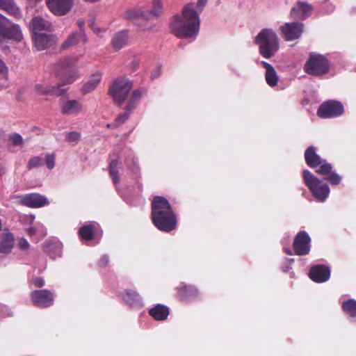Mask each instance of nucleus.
<instances>
[{"label": "nucleus", "instance_id": "obj_1", "mask_svg": "<svg viewBox=\"0 0 356 356\" xmlns=\"http://www.w3.org/2000/svg\"><path fill=\"white\" fill-rule=\"evenodd\" d=\"M200 20L194 5L189 3L182 10V17L176 15L170 23V29L177 38H188L197 35Z\"/></svg>", "mask_w": 356, "mask_h": 356}, {"label": "nucleus", "instance_id": "obj_2", "mask_svg": "<svg viewBox=\"0 0 356 356\" xmlns=\"http://www.w3.org/2000/svg\"><path fill=\"white\" fill-rule=\"evenodd\" d=\"M152 220L159 230L169 232L177 226V218L168 200L156 196L152 202Z\"/></svg>", "mask_w": 356, "mask_h": 356}, {"label": "nucleus", "instance_id": "obj_3", "mask_svg": "<svg viewBox=\"0 0 356 356\" xmlns=\"http://www.w3.org/2000/svg\"><path fill=\"white\" fill-rule=\"evenodd\" d=\"M255 43L259 47L260 54L266 58L273 56L280 47L277 34L270 29L261 30L255 38Z\"/></svg>", "mask_w": 356, "mask_h": 356}, {"label": "nucleus", "instance_id": "obj_4", "mask_svg": "<svg viewBox=\"0 0 356 356\" xmlns=\"http://www.w3.org/2000/svg\"><path fill=\"white\" fill-rule=\"evenodd\" d=\"M76 63V60L70 57L63 58L57 60L53 66V71L56 76L59 78L60 88L63 86L72 84L79 76L76 70L71 69Z\"/></svg>", "mask_w": 356, "mask_h": 356}, {"label": "nucleus", "instance_id": "obj_5", "mask_svg": "<svg viewBox=\"0 0 356 356\" xmlns=\"http://www.w3.org/2000/svg\"><path fill=\"white\" fill-rule=\"evenodd\" d=\"M302 177L305 185L308 187L314 197L320 202H324L327 198L330 193V188L327 184H324L308 170L303 171Z\"/></svg>", "mask_w": 356, "mask_h": 356}, {"label": "nucleus", "instance_id": "obj_6", "mask_svg": "<svg viewBox=\"0 0 356 356\" xmlns=\"http://www.w3.org/2000/svg\"><path fill=\"white\" fill-rule=\"evenodd\" d=\"M132 87V81L125 77H118L110 85L108 93L116 103L121 105L127 99Z\"/></svg>", "mask_w": 356, "mask_h": 356}, {"label": "nucleus", "instance_id": "obj_7", "mask_svg": "<svg viewBox=\"0 0 356 356\" xmlns=\"http://www.w3.org/2000/svg\"><path fill=\"white\" fill-rule=\"evenodd\" d=\"M327 60L322 55L312 54L305 65L306 72L314 76H321L328 72Z\"/></svg>", "mask_w": 356, "mask_h": 356}, {"label": "nucleus", "instance_id": "obj_8", "mask_svg": "<svg viewBox=\"0 0 356 356\" xmlns=\"http://www.w3.org/2000/svg\"><path fill=\"white\" fill-rule=\"evenodd\" d=\"M22 33L18 25L10 24V22L0 14V44L6 40L20 41Z\"/></svg>", "mask_w": 356, "mask_h": 356}, {"label": "nucleus", "instance_id": "obj_9", "mask_svg": "<svg viewBox=\"0 0 356 356\" xmlns=\"http://www.w3.org/2000/svg\"><path fill=\"white\" fill-rule=\"evenodd\" d=\"M343 113V105L334 100H330L323 103L317 111V114L322 118H336Z\"/></svg>", "mask_w": 356, "mask_h": 356}, {"label": "nucleus", "instance_id": "obj_10", "mask_svg": "<svg viewBox=\"0 0 356 356\" xmlns=\"http://www.w3.org/2000/svg\"><path fill=\"white\" fill-rule=\"evenodd\" d=\"M33 304L38 307L46 308L54 304V295L47 289L35 290L30 293Z\"/></svg>", "mask_w": 356, "mask_h": 356}, {"label": "nucleus", "instance_id": "obj_11", "mask_svg": "<svg viewBox=\"0 0 356 356\" xmlns=\"http://www.w3.org/2000/svg\"><path fill=\"white\" fill-rule=\"evenodd\" d=\"M311 238L307 232H300L295 237L293 241V249L298 255H306L310 250Z\"/></svg>", "mask_w": 356, "mask_h": 356}, {"label": "nucleus", "instance_id": "obj_12", "mask_svg": "<svg viewBox=\"0 0 356 356\" xmlns=\"http://www.w3.org/2000/svg\"><path fill=\"white\" fill-rule=\"evenodd\" d=\"M286 40L292 41L298 39L304 29V24L301 22L286 23L280 28Z\"/></svg>", "mask_w": 356, "mask_h": 356}, {"label": "nucleus", "instance_id": "obj_13", "mask_svg": "<svg viewBox=\"0 0 356 356\" xmlns=\"http://www.w3.org/2000/svg\"><path fill=\"white\" fill-rule=\"evenodd\" d=\"M50 11L57 16L67 14L72 7L73 0H46Z\"/></svg>", "mask_w": 356, "mask_h": 356}, {"label": "nucleus", "instance_id": "obj_14", "mask_svg": "<svg viewBox=\"0 0 356 356\" xmlns=\"http://www.w3.org/2000/svg\"><path fill=\"white\" fill-rule=\"evenodd\" d=\"M20 203L32 208L41 207L49 204L47 198L38 193H31L24 196H19Z\"/></svg>", "mask_w": 356, "mask_h": 356}, {"label": "nucleus", "instance_id": "obj_15", "mask_svg": "<svg viewBox=\"0 0 356 356\" xmlns=\"http://www.w3.org/2000/svg\"><path fill=\"white\" fill-rule=\"evenodd\" d=\"M312 7L305 1H298L296 6L291 9L290 15L292 19L305 20L310 16Z\"/></svg>", "mask_w": 356, "mask_h": 356}, {"label": "nucleus", "instance_id": "obj_16", "mask_svg": "<svg viewBox=\"0 0 356 356\" xmlns=\"http://www.w3.org/2000/svg\"><path fill=\"white\" fill-rule=\"evenodd\" d=\"M33 38L35 46L39 51L49 48L56 42L55 37L51 34L37 33Z\"/></svg>", "mask_w": 356, "mask_h": 356}, {"label": "nucleus", "instance_id": "obj_17", "mask_svg": "<svg viewBox=\"0 0 356 356\" xmlns=\"http://www.w3.org/2000/svg\"><path fill=\"white\" fill-rule=\"evenodd\" d=\"M330 276V270L324 265H317L312 267L309 271V277L316 282L327 281Z\"/></svg>", "mask_w": 356, "mask_h": 356}, {"label": "nucleus", "instance_id": "obj_18", "mask_svg": "<svg viewBox=\"0 0 356 356\" xmlns=\"http://www.w3.org/2000/svg\"><path fill=\"white\" fill-rule=\"evenodd\" d=\"M122 298L131 307L140 308L143 306L140 296L135 291L126 290L122 295Z\"/></svg>", "mask_w": 356, "mask_h": 356}, {"label": "nucleus", "instance_id": "obj_19", "mask_svg": "<svg viewBox=\"0 0 356 356\" xmlns=\"http://www.w3.org/2000/svg\"><path fill=\"white\" fill-rule=\"evenodd\" d=\"M83 108L81 103L76 99L64 102L61 106V112L64 115H78Z\"/></svg>", "mask_w": 356, "mask_h": 356}, {"label": "nucleus", "instance_id": "obj_20", "mask_svg": "<svg viewBox=\"0 0 356 356\" xmlns=\"http://www.w3.org/2000/svg\"><path fill=\"white\" fill-rule=\"evenodd\" d=\"M52 27L53 26L51 22L40 17H35L31 22V29L33 35L41 33L40 32L42 31H51Z\"/></svg>", "mask_w": 356, "mask_h": 356}, {"label": "nucleus", "instance_id": "obj_21", "mask_svg": "<svg viewBox=\"0 0 356 356\" xmlns=\"http://www.w3.org/2000/svg\"><path fill=\"white\" fill-rule=\"evenodd\" d=\"M35 90L40 95L56 96H60L66 91V90L60 88V85L44 86L42 84H37L35 86Z\"/></svg>", "mask_w": 356, "mask_h": 356}, {"label": "nucleus", "instance_id": "obj_22", "mask_svg": "<svg viewBox=\"0 0 356 356\" xmlns=\"http://www.w3.org/2000/svg\"><path fill=\"white\" fill-rule=\"evenodd\" d=\"M305 159L311 168H316L322 163L321 158L316 154L315 147L309 146L305 152Z\"/></svg>", "mask_w": 356, "mask_h": 356}, {"label": "nucleus", "instance_id": "obj_23", "mask_svg": "<svg viewBox=\"0 0 356 356\" xmlns=\"http://www.w3.org/2000/svg\"><path fill=\"white\" fill-rule=\"evenodd\" d=\"M146 93L147 90L145 88H140L134 90L131 93L127 105L126 106V110L129 111H132L133 110H134L138 102L145 95H146Z\"/></svg>", "mask_w": 356, "mask_h": 356}, {"label": "nucleus", "instance_id": "obj_24", "mask_svg": "<svg viewBox=\"0 0 356 356\" xmlns=\"http://www.w3.org/2000/svg\"><path fill=\"white\" fill-rule=\"evenodd\" d=\"M102 79V74L96 72L90 76L88 81L83 85L82 92L87 94L92 92L99 85Z\"/></svg>", "mask_w": 356, "mask_h": 356}, {"label": "nucleus", "instance_id": "obj_25", "mask_svg": "<svg viewBox=\"0 0 356 356\" xmlns=\"http://www.w3.org/2000/svg\"><path fill=\"white\" fill-rule=\"evenodd\" d=\"M263 67L266 69V81L270 86H275L278 81V76L274 67L266 61H261Z\"/></svg>", "mask_w": 356, "mask_h": 356}, {"label": "nucleus", "instance_id": "obj_26", "mask_svg": "<svg viewBox=\"0 0 356 356\" xmlns=\"http://www.w3.org/2000/svg\"><path fill=\"white\" fill-rule=\"evenodd\" d=\"M124 18L133 22H136L139 19L149 20L146 10H142L139 8H134L126 10L124 13Z\"/></svg>", "mask_w": 356, "mask_h": 356}, {"label": "nucleus", "instance_id": "obj_27", "mask_svg": "<svg viewBox=\"0 0 356 356\" xmlns=\"http://www.w3.org/2000/svg\"><path fill=\"white\" fill-rule=\"evenodd\" d=\"M149 314L157 321H163L169 315V309L163 305H157L149 310Z\"/></svg>", "mask_w": 356, "mask_h": 356}, {"label": "nucleus", "instance_id": "obj_28", "mask_svg": "<svg viewBox=\"0 0 356 356\" xmlns=\"http://www.w3.org/2000/svg\"><path fill=\"white\" fill-rule=\"evenodd\" d=\"M128 42V32L122 31L115 34L113 38V46L115 50H120L124 47Z\"/></svg>", "mask_w": 356, "mask_h": 356}, {"label": "nucleus", "instance_id": "obj_29", "mask_svg": "<svg viewBox=\"0 0 356 356\" xmlns=\"http://www.w3.org/2000/svg\"><path fill=\"white\" fill-rule=\"evenodd\" d=\"M14 236L11 233L5 234L0 242V252L2 254L9 253L13 248Z\"/></svg>", "mask_w": 356, "mask_h": 356}, {"label": "nucleus", "instance_id": "obj_30", "mask_svg": "<svg viewBox=\"0 0 356 356\" xmlns=\"http://www.w3.org/2000/svg\"><path fill=\"white\" fill-rule=\"evenodd\" d=\"M0 8L15 17H18L20 14L13 0H0Z\"/></svg>", "mask_w": 356, "mask_h": 356}, {"label": "nucleus", "instance_id": "obj_31", "mask_svg": "<svg viewBox=\"0 0 356 356\" xmlns=\"http://www.w3.org/2000/svg\"><path fill=\"white\" fill-rule=\"evenodd\" d=\"M163 10V3L161 0H153L152 9L146 10L149 19L159 16Z\"/></svg>", "mask_w": 356, "mask_h": 356}, {"label": "nucleus", "instance_id": "obj_32", "mask_svg": "<svg viewBox=\"0 0 356 356\" xmlns=\"http://www.w3.org/2000/svg\"><path fill=\"white\" fill-rule=\"evenodd\" d=\"M95 227L92 225H86L81 227L79 229L80 236L86 241H89L93 238Z\"/></svg>", "mask_w": 356, "mask_h": 356}, {"label": "nucleus", "instance_id": "obj_33", "mask_svg": "<svg viewBox=\"0 0 356 356\" xmlns=\"http://www.w3.org/2000/svg\"><path fill=\"white\" fill-rule=\"evenodd\" d=\"M119 161L118 159H113L111 161L109 165V172L110 175L113 179V182L116 184L120 181V177L118 175V168Z\"/></svg>", "mask_w": 356, "mask_h": 356}, {"label": "nucleus", "instance_id": "obj_34", "mask_svg": "<svg viewBox=\"0 0 356 356\" xmlns=\"http://www.w3.org/2000/svg\"><path fill=\"white\" fill-rule=\"evenodd\" d=\"M342 308L350 316L353 317L356 316V300L350 299L343 302Z\"/></svg>", "mask_w": 356, "mask_h": 356}, {"label": "nucleus", "instance_id": "obj_35", "mask_svg": "<svg viewBox=\"0 0 356 356\" xmlns=\"http://www.w3.org/2000/svg\"><path fill=\"white\" fill-rule=\"evenodd\" d=\"M79 38H80V34L79 33H77V32L72 33V34H70L68 36V38L66 39V40L64 41V42L63 43V45H62L63 48L66 49L72 45L76 44L79 40Z\"/></svg>", "mask_w": 356, "mask_h": 356}, {"label": "nucleus", "instance_id": "obj_36", "mask_svg": "<svg viewBox=\"0 0 356 356\" xmlns=\"http://www.w3.org/2000/svg\"><path fill=\"white\" fill-rule=\"evenodd\" d=\"M80 133L77 131H71L65 135V140L67 142L72 143L73 145H76L80 140Z\"/></svg>", "mask_w": 356, "mask_h": 356}, {"label": "nucleus", "instance_id": "obj_37", "mask_svg": "<svg viewBox=\"0 0 356 356\" xmlns=\"http://www.w3.org/2000/svg\"><path fill=\"white\" fill-rule=\"evenodd\" d=\"M319 165H320V167L316 170V172H318L321 175H329L332 172V167L331 164H330L327 162H324L322 160V163Z\"/></svg>", "mask_w": 356, "mask_h": 356}, {"label": "nucleus", "instance_id": "obj_38", "mask_svg": "<svg viewBox=\"0 0 356 356\" xmlns=\"http://www.w3.org/2000/svg\"><path fill=\"white\" fill-rule=\"evenodd\" d=\"M43 163L42 159L40 156H35L30 159L28 163L29 169H33L41 166Z\"/></svg>", "mask_w": 356, "mask_h": 356}, {"label": "nucleus", "instance_id": "obj_39", "mask_svg": "<svg viewBox=\"0 0 356 356\" xmlns=\"http://www.w3.org/2000/svg\"><path fill=\"white\" fill-rule=\"evenodd\" d=\"M131 112L125 109L124 113L119 114L115 119V124L119 126L124 123L129 118Z\"/></svg>", "mask_w": 356, "mask_h": 356}, {"label": "nucleus", "instance_id": "obj_40", "mask_svg": "<svg viewBox=\"0 0 356 356\" xmlns=\"http://www.w3.org/2000/svg\"><path fill=\"white\" fill-rule=\"evenodd\" d=\"M325 180L328 181L332 185H337L340 183L341 178L338 174L331 172L329 176L325 178Z\"/></svg>", "mask_w": 356, "mask_h": 356}, {"label": "nucleus", "instance_id": "obj_41", "mask_svg": "<svg viewBox=\"0 0 356 356\" xmlns=\"http://www.w3.org/2000/svg\"><path fill=\"white\" fill-rule=\"evenodd\" d=\"M9 139L13 145H19L22 143V137L19 134H13L10 136Z\"/></svg>", "mask_w": 356, "mask_h": 356}, {"label": "nucleus", "instance_id": "obj_42", "mask_svg": "<svg viewBox=\"0 0 356 356\" xmlns=\"http://www.w3.org/2000/svg\"><path fill=\"white\" fill-rule=\"evenodd\" d=\"M46 165L49 170L54 168L55 165V155L54 154H49L46 156Z\"/></svg>", "mask_w": 356, "mask_h": 356}, {"label": "nucleus", "instance_id": "obj_43", "mask_svg": "<svg viewBox=\"0 0 356 356\" xmlns=\"http://www.w3.org/2000/svg\"><path fill=\"white\" fill-rule=\"evenodd\" d=\"M31 283L34 284L35 287L40 288L44 285V280L42 277H34L31 280Z\"/></svg>", "mask_w": 356, "mask_h": 356}, {"label": "nucleus", "instance_id": "obj_44", "mask_svg": "<svg viewBox=\"0 0 356 356\" xmlns=\"http://www.w3.org/2000/svg\"><path fill=\"white\" fill-rule=\"evenodd\" d=\"M8 67H6V65H5L3 61H2L0 59V74H3V77L5 79H7L8 78Z\"/></svg>", "mask_w": 356, "mask_h": 356}, {"label": "nucleus", "instance_id": "obj_45", "mask_svg": "<svg viewBox=\"0 0 356 356\" xmlns=\"http://www.w3.org/2000/svg\"><path fill=\"white\" fill-rule=\"evenodd\" d=\"M18 245L20 249L24 250L29 249L30 246L29 242L25 238H21L19 241Z\"/></svg>", "mask_w": 356, "mask_h": 356}, {"label": "nucleus", "instance_id": "obj_46", "mask_svg": "<svg viewBox=\"0 0 356 356\" xmlns=\"http://www.w3.org/2000/svg\"><path fill=\"white\" fill-rule=\"evenodd\" d=\"M108 257L107 255H104L99 260V264L101 266H106L108 263Z\"/></svg>", "mask_w": 356, "mask_h": 356}, {"label": "nucleus", "instance_id": "obj_47", "mask_svg": "<svg viewBox=\"0 0 356 356\" xmlns=\"http://www.w3.org/2000/svg\"><path fill=\"white\" fill-rule=\"evenodd\" d=\"M207 0H198L197 3V6L200 8V11L202 10L203 7L206 5Z\"/></svg>", "mask_w": 356, "mask_h": 356}, {"label": "nucleus", "instance_id": "obj_48", "mask_svg": "<svg viewBox=\"0 0 356 356\" xmlns=\"http://www.w3.org/2000/svg\"><path fill=\"white\" fill-rule=\"evenodd\" d=\"M160 68H158L157 70H154V72L152 74V78L154 79L158 77L160 75Z\"/></svg>", "mask_w": 356, "mask_h": 356}, {"label": "nucleus", "instance_id": "obj_49", "mask_svg": "<svg viewBox=\"0 0 356 356\" xmlns=\"http://www.w3.org/2000/svg\"><path fill=\"white\" fill-rule=\"evenodd\" d=\"M27 232L29 235H33L35 234V230L33 228L31 227L27 229Z\"/></svg>", "mask_w": 356, "mask_h": 356}, {"label": "nucleus", "instance_id": "obj_50", "mask_svg": "<svg viewBox=\"0 0 356 356\" xmlns=\"http://www.w3.org/2000/svg\"><path fill=\"white\" fill-rule=\"evenodd\" d=\"M77 24H78V26H79L80 29H82L84 26L85 23L82 20H79L77 22Z\"/></svg>", "mask_w": 356, "mask_h": 356}, {"label": "nucleus", "instance_id": "obj_51", "mask_svg": "<svg viewBox=\"0 0 356 356\" xmlns=\"http://www.w3.org/2000/svg\"><path fill=\"white\" fill-rule=\"evenodd\" d=\"M284 251L288 254H292V252L289 248H284Z\"/></svg>", "mask_w": 356, "mask_h": 356}, {"label": "nucleus", "instance_id": "obj_52", "mask_svg": "<svg viewBox=\"0 0 356 356\" xmlns=\"http://www.w3.org/2000/svg\"><path fill=\"white\" fill-rule=\"evenodd\" d=\"M134 171H135V173H136V172L138 171V168H136L134 169Z\"/></svg>", "mask_w": 356, "mask_h": 356}]
</instances>
